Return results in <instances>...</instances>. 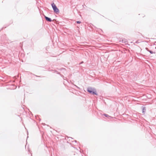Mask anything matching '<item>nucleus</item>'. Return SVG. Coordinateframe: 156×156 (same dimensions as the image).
Returning <instances> with one entry per match:
<instances>
[{"mask_svg": "<svg viewBox=\"0 0 156 156\" xmlns=\"http://www.w3.org/2000/svg\"><path fill=\"white\" fill-rule=\"evenodd\" d=\"M87 91L92 94L97 95L96 93V89L94 88L91 87H89L87 88Z\"/></svg>", "mask_w": 156, "mask_h": 156, "instance_id": "nucleus-1", "label": "nucleus"}, {"mask_svg": "<svg viewBox=\"0 0 156 156\" xmlns=\"http://www.w3.org/2000/svg\"><path fill=\"white\" fill-rule=\"evenodd\" d=\"M51 6L53 9L54 12L56 13H58L59 12V9L56 6V5L54 4V3L51 4Z\"/></svg>", "mask_w": 156, "mask_h": 156, "instance_id": "nucleus-2", "label": "nucleus"}, {"mask_svg": "<svg viewBox=\"0 0 156 156\" xmlns=\"http://www.w3.org/2000/svg\"><path fill=\"white\" fill-rule=\"evenodd\" d=\"M145 49L147 51H148L151 54H152L153 53H155V52H154L153 51L150 50L149 49L147 48H146Z\"/></svg>", "mask_w": 156, "mask_h": 156, "instance_id": "nucleus-3", "label": "nucleus"}, {"mask_svg": "<svg viewBox=\"0 0 156 156\" xmlns=\"http://www.w3.org/2000/svg\"><path fill=\"white\" fill-rule=\"evenodd\" d=\"M142 111L143 113L144 114L146 111V107H142Z\"/></svg>", "mask_w": 156, "mask_h": 156, "instance_id": "nucleus-4", "label": "nucleus"}, {"mask_svg": "<svg viewBox=\"0 0 156 156\" xmlns=\"http://www.w3.org/2000/svg\"><path fill=\"white\" fill-rule=\"evenodd\" d=\"M45 18L46 20H47V21H48L49 22H51V21H52L51 18H48V17L45 16Z\"/></svg>", "mask_w": 156, "mask_h": 156, "instance_id": "nucleus-5", "label": "nucleus"}, {"mask_svg": "<svg viewBox=\"0 0 156 156\" xmlns=\"http://www.w3.org/2000/svg\"><path fill=\"white\" fill-rule=\"evenodd\" d=\"M122 41L123 42H124L126 44V43L127 42V40L126 39H124L123 40H122Z\"/></svg>", "mask_w": 156, "mask_h": 156, "instance_id": "nucleus-6", "label": "nucleus"}, {"mask_svg": "<svg viewBox=\"0 0 156 156\" xmlns=\"http://www.w3.org/2000/svg\"><path fill=\"white\" fill-rule=\"evenodd\" d=\"M81 23V22H80V21H77L76 22V23H78V24H79V23Z\"/></svg>", "mask_w": 156, "mask_h": 156, "instance_id": "nucleus-7", "label": "nucleus"}, {"mask_svg": "<svg viewBox=\"0 0 156 156\" xmlns=\"http://www.w3.org/2000/svg\"><path fill=\"white\" fill-rule=\"evenodd\" d=\"M111 118V117L110 116H109L108 115V119H110Z\"/></svg>", "mask_w": 156, "mask_h": 156, "instance_id": "nucleus-8", "label": "nucleus"}, {"mask_svg": "<svg viewBox=\"0 0 156 156\" xmlns=\"http://www.w3.org/2000/svg\"><path fill=\"white\" fill-rule=\"evenodd\" d=\"M104 115L106 117H107V115L106 114H104Z\"/></svg>", "mask_w": 156, "mask_h": 156, "instance_id": "nucleus-9", "label": "nucleus"}, {"mask_svg": "<svg viewBox=\"0 0 156 156\" xmlns=\"http://www.w3.org/2000/svg\"><path fill=\"white\" fill-rule=\"evenodd\" d=\"M83 62H81L80 63V64H81Z\"/></svg>", "mask_w": 156, "mask_h": 156, "instance_id": "nucleus-10", "label": "nucleus"}, {"mask_svg": "<svg viewBox=\"0 0 156 156\" xmlns=\"http://www.w3.org/2000/svg\"><path fill=\"white\" fill-rule=\"evenodd\" d=\"M155 48L156 49V47Z\"/></svg>", "mask_w": 156, "mask_h": 156, "instance_id": "nucleus-11", "label": "nucleus"}, {"mask_svg": "<svg viewBox=\"0 0 156 156\" xmlns=\"http://www.w3.org/2000/svg\"><path fill=\"white\" fill-rule=\"evenodd\" d=\"M155 43H156V42H155Z\"/></svg>", "mask_w": 156, "mask_h": 156, "instance_id": "nucleus-12", "label": "nucleus"}]
</instances>
